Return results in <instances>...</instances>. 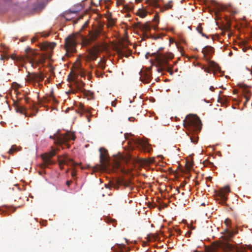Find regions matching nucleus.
I'll list each match as a JSON object with an SVG mask.
<instances>
[{"mask_svg":"<svg viewBox=\"0 0 252 252\" xmlns=\"http://www.w3.org/2000/svg\"><path fill=\"white\" fill-rule=\"evenodd\" d=\"M97 66L99 69L103 70L105 67V63L103 61H100L98 63Z\"/></svg>","mask_w":252,"mask_h":252,"instance_id":"28","label":"nucleus"},{"mask_svg":"<svg viewBox=\"0 0 252 252\" xmlns=\"http://www.w3.org/2000/svg\"><path fill=\"white\" fill-rule=\"evenodd\" d=\"M233 235L232 231H229L227 228L225 230V234L224 235V239L226 240H229L232 238Z\"/></svg>","mask_w":252,"mask_h":252,"instance_id":"23","label":"nucleus"},{"mask_svg":"<svg viewBox=\"0 0 252 252\" xmlns=\"http://www.w3.org/2000/svg\"><path fill=\"white\" fill-rule=\"evenodd\" d=\"M160 1H161L162 3H164L163 0H146V3L154 7H158L159 9L160 5L159 4V2Z\"/></svg>","mask_w":252,"mask_h":252,"instance_id":"18","label":"nucleus"},{"mask_svg":"<svg viewBox=\"0 0 252 252\" xmlns=\"http://www.w3.org/2000/svg\"><path fill=\"white\" fill-rule=\"evenodd\" d=\"M207 61L208 62V64L210 67L214 68L217 70H219L220 67L217 63L213 61H210L209 59Z\"/></svg>","mask_w":252,"mask_h":252,"instance_id":"24","label":"nucleus"},{"mask_svg":"<svg viewBox=\"0 0 252 252\" xmlns=\"http://www.w3.org/2000/svg\"><path fill=\"white\" fill-rule=\"evenodd\" d=\"M25 99L26 102L27 103H28V101H29V97H26V98H25Z\"/></svg>","mask_w":252,"mask_h":252,"instance_id":"49","label":"nucleus"},{"mask_svg":"<svg viewBox=\"0 0 252 252\" xmlns=\"http://www.w3.org/2000/svg\"><path fill=\"white\" fill-rule=\"evenodd\" d=\"M31 51V49L28 48L26 49L25 51L27 53L28 52Z\"/></svg>","mask_w":252,"mask_h":252,"instance_id":"47","label":"nucleus"},{"mask_svg":"<svg viewBox=\"0 0 252 252\" xmlns=\"http://www.w3.org/2000/svg\"><path fill=\"white\" fill-rule=\"evenodd\" d=\"M103 73L101 71H99L98 70L95 71V75L97 77H103Z\"/></svg>","mask_w":252,"mask_h":252,"instance_id":"32","label":"nucleus"},{"mask_svg":"<svg viewBox=\"0 0 252 252\" xmlns=\"http://www.w3.org/2000/svg\"><path fill=\"white\" fill-rule=\"evenodd\" d=\"M50 138L54 140V143L57 145H60L63 149L69 148L70 145L67 142L70 140H74L75 138L73 133L67 131L65 134H61L57 131L53 135L50 136Z\"/></svg>","mask_w":252,"mask_h":252,"instance_id":"2","label":"nucleus"},{"mask_svg":"<svg viewBox=\"0 0 252 252\" xmlns=\"http://www.w3.org/2000/svg\"><path fill=\"white\" fill-rule=\"evenodd\" d=\"M56 45L55 42H45L41 44L40 48L42 51H47L50 53Z\"/></svg>","mask_w":252,"mask_h":252,"instance_id":"13","label":"nucleus"},{"mask_svg":"<svg viewBox=\"0 0 252 252\" xmlns=\"http://www.w3.org/2000/svg\"><path fill=\"white\" fill-rule=\"evenodd\" d=\"M184 126L186 128L192 127L199 131L201 129V121L196 115L190 114L184 121Z\"/></svg>","mask_w":252,"mask_h":252,"instance_id":"3","label":"nucleus"},{"mask_svg":"<svg viewBox=\"0 0 252 252\" xmlns=\"http://www.w3.org/2000/svg\"><path fill=\"white\" fill-rule=\"evenodd\" d=\"M124 9L126 11H131L134 9V6L133 3L130 2L123 5Z\"/></svg>","mask_w":252,"mask_h":252,"instance_id":"22","label":"nucleus"},{"mask_svg":"<svg viewBox=\"0 0 252 252\" xmlns=\"http://www.w3.org/2000/svg\"><path fill=\"white\" fill-rule=\"evenodd\" d=\"M12 88L15 90V91H16L17 90H18L19 88H21V86L18 84L16 82H13L12 83Z\"/></svg>","mask_w":252,"mask_h":252,"instance_id":"29","label":"nucleus"},{"mask_svg":"<svg viewBox=\"0 0 252 252\" xmlns=\"http://www.w3.org/2000/svg\"><path fill=\"white\" fill-rule=\"evenodd\" d=\"M126 52H127L126 53H125V52L123 53V55L124 56H125L126 57H128V56H130V55L131 54V53H132V51H131V50H127V51H126Z\"/></svg>","mask_w":252,"mask_h":252,"instance_id":"33","label":"nucleus"},{"mask_svg":"<svg viewBox=\"0 0 252 252\" xmlns=\"http://www.w3.org/2000/svg\"><path fill=\"white\" fill-rule=\"evenodd\" d=\"M73 83V86L75 89V90L74 91V93L81 92L83 93L84 95L86 96L89 95L91 94L90 92L84 89L85 83L82 81L77 79L74 80Z\"/></svg>","mask_w":252,"mask_h":252,"instance_id":"8","label":"nucleus"},{"mask_svg":"<svg viewBox=\"0 0 252 252\" xmlns=\"http://www.w3.org/2000/svg\"><path fill=\"white\" fill-rule=\"evenodd\" d=\"M76 175V172H72V176H74L75 175Z\"/></svg>","mask_w":252,"mask_h":252,"instance_id":"51","label":"nucleus"},{"mask_svg":"<svg viewBox=\"0 0 252 252\" xmlns=\"http://www.w3.org/2000/svg\"><path fill=\"white\" fill-rule=\"evenodd\" d=\"M230 191V188L228 186H225L222 188L219 191L217 199L219 200V203L225 204L227 199L225 193Z\"/></svg>","mask_w":252,"mask_h":252,"instance_id":"9","label":"nucleus"},{"mask_svg":"<svg viewBox=\"0 0 252 252\" xmlns=\"http://www.w3.org/2000/svg\"><path fill=\"white\" fill-rule=\"evenodd\" d=\"M107 221L112 224L113 226H115V224H116V220L112 219H108Z\"/></svg>","mask_w":252,"mask_h":252,"instance_id":"31","label":"nucleus"},{"mask_svg":"<svg viewBox=\"0 0 252 252\" xmlns=\"http://www.w3.org/2000/svg\"><path fill=\"white\" fill-rule=\"evenodd\" d=\"M224 224L227 226H228L230 225L231 224V220L229 219H225V220H224Z\"/></svg>","mask_w":252,"mask_h":252,"instance_id":"34","label":"nucleus"},{"mask_svg":"<svg viewBox=\"0 0 252 252\" xmlns=\"http://www.w3.org/2000/svg\"><path fill=\"white\" fill-rule=\"evenodd\" d=\"M135 27L136 28L141 30L143 32H150L152 28L150 22H146L144 24H142L140 22L137 23L135 24Z\"/></svg>","mask_w":252,"mask_h":252,"instance_id":"15","label":"nucleus"},{"mask_svg":"<svg viewBox=\"0 0 252 252\" xmlns=\"http://www.w3.org/2000/svg\"><path fill=\"white\" fill-rule=\"evenodd\" d=\"M76 45L77 41L75 35H70L65 38L64 47L67 53L69 52L71 53L76 52Z\"/></svg>","mask_w":252,"mask_h":252,"instance_id":"4","label":"nucleus"},{"mask_svg":"<svg viewBox=\"0 0 252 252\" xmlns=\"http://www.w3.org/2000/svg\"><path fill=\"white\" fill-rule=\"evenodd\" d=\"M196 31L200 33L201 34L202 36L208 38V37L202 32L203 28L201 27V24H199V25L196 27Z\"/></svg>","mask_w":252,"mask_h":252,"instance_id":"27","label":"nucleus"},{"mask_svg":"<svg viewBox=\"0 0 252 252\" xmlns=\"http://www.w3.org/2000/svg\"><path fill=\"white\" fill-rule=\"evenodd\" d=\"M108 186H110L114 189H118L121 186H124L126 188H129L130 189L132 188L130 186V183L129 182L124 180L122 179H119L109 183L108 185H105L106 188H108Z\"/></svg>","mask_w":252,"mask_h":252,"instance_id":"6","label":"nucleus"},{"mask_svg":"<svg viewBox=\"0 0 252 252\" xmlns=\"http://www.w3.org/2000/svg\"><path fill=\"white\" fill-rule=\"evenodd\" d=\"M14 106L15 107L16 111L21 114H23L25 111L24 107L18 106L16 102H14Z\"/></svg>","mask_w":252,"mask_h":252,"instance_id":"25","label":"nucleus"},{"mask_svg":"<svg viewBox=\"0 0 252 252\" xmlns=\"http://www.w3.org/2000/svg\"><path fill=\"white\" fill-rule=\"evenodd\" d=\"M88 59L89 61H94L97 58V52L94 50H90L88 52Z\"/></svg>","mask_w":252,"mask_h":252,"instance_id":"20","label":"nucleus"},{"mask_svg":"<svg viewBox=\"0 0 252 252\" xmlns=\"http://www.w3.org/2000/svg\"><path fill=\"white\" fill-rule=\"evenodd\" d=\"M43 99L44 102H47L50 100L48 96H45L43 97Z\"/></svg>","mask_w":252,"mask_h":252,"instance_id":"40","label":"nucleus"},{"mask_svg":"<svg viewBox=\"0 0 252 252\" xmlns=\"http://www.w3.org/2000/svg\"><path fill=\"white\" fill-rule=\"evenodd\" d=\"M153 55L154 56L157 65L161 70H167L169 72L172 71L173 65L170 63V61L174 57V55L172 53L162 54L158 52L154 53Z\"/></svg>","mask_w":252,"mask_h":252,"instance_id":"1","label":"nucleus"},{"mask_svg":"<svg viewBox=\"0 0 252 252\" xmlns=\"http://www.w3.org/2000/svg\"><path fill=\"white\" fill-rule=\"evenodd\" d=\"M58 161L61 168H62L63 166L65 164L72 167H75L79 165V164L75 162L72 159L68 158L65 155L58 156Z\"/></svg>","mask_w":252,"mask_h":252,"instance_id":"7","label":"nucleus"},{"mask_svg":"<svg viewBox=\"0 0 252 252\" xmlns=\"http://www.w3.org/2000/svg\"><path fill=\"white\" fill-rule=\"evenodd\" d=\"M11 58L12 60H15L17 58V57L15 55H12L11 56Z\"/></svg>","mask_w":252,"mask_h":252,"instance_id":"46","label":"nucleus"},{"mask_svg":"<svg viewBox=\"0 0 252 252\" xmlns=\"http://www.w3.org/2000/svg\"><path fill=\"white\" fill-rule=\"evenodd\" d=\"M148 32H143L142 35L145 39H148L150 37V35L148 34Z\"/></svg>","mask_w":252,"mask_h":252,"instance_id":"36","label":"nucleus"},{"mask_svg":"<svg viewBox=\"0 0 252 252\" xmlns=\"http://www.w3.org/2000/svg\"><path fill=\"white\" fill-rule=\"evenodd\" d=\"M100 152V162L103 166H106L108 162V152L104 148L99 149Z\"/></svg>","mask_w":252,"mask_h":252,"instance_id":"12","label":"nucleus"},{"mask_svg":"<svg viewBox=\"0 0 252 252\" xmlns=\"http://www.w3.org/2000/svg\"><path fill=\"white\" fill-rule=\"evenodd\" d=\"M182 195H184V192H182Z\"/></svg>","mask_w":252,"mask_h":252,"instance_id":"58","label":"nucleus"},{"mask_svg":"<svg viewBox=\"0 0 252 252\" xmlns=\"http://www.w3.org/2000/svg\"><path fill=\"white\" fill-rule=\"evenodd\" d=\"M209 89L211 91H214L215 90V88L213 86H211L209 88Z\"/></svg>","mask_w":252,"mask_h":252,"instance_id":"44","label":"nucleus"},{"mask_svg":"<svg viewBox=\"0 0 252 252\" xmlns=\"http://www.w3.org/2000/svg\"><path fill=\"white\" fill-rule=\"evenodd\" d=\"M72 183V181H67L66 182V185L67 186H69Z\"/></svg>","mask_w":252,"mask_h":252,"instance_id":"42","label":"nucleus"},{"mask_svg":"<svg viewBox=\"0 0 252 252\" xmlns=\"http://www.w3.org/2000/svg\"><path fill=\"white\" fill-rule=\"evenodd\" d=\"M214 52V49L212 47L209 46H205L202 51V53L203 54L204 57L206 59V60H208L207 56L213 53Z\"/></svg>","mask_w":252,"mask_h":252,"instance_id":"17","label":"nucleus"},{"mask_svg":"<svg viewBox=\"0 0 252 252\" xmlns=\"http://www.w3.org/2000/svg\"><path fill=\"white\" fill-rule=\"evenodd\" d=\"M163 3V6H160V11L161 12H164L165 10H167L168 9H170L173 7V1L170 0L167 3Z\"/></svg>","mask_w":252,"mask_h":252,"instance_id":"19","label":"nucleus"},{"mask_svg":"<svg viewBox=\"0 0 252 252\" xmlns=\"http://www.w3.org/2000/svg\"><path fill=\"white\" fill-rule=\"evenodd\" d=\"M175 231L178 233V234H180V232H181V230L179 229H175Z\"/></svg>","mask_w":252,"mask_h":252,"instance_id":"43","label":"nucleus"},{"mask_svg":"<svg viewBox=\"0 0 252 252\" xmlns=\"http://www.w3.org/2000/svg\"><path fill=\"white\" fill-rule=\"evenodd\" d=\"M201 205L204 206V205H205V204L204 203H202Z\"/></svg>","mask_w":252,"mask_h":252,"instance_id":"56","label":"nucleus"},{"mask_svg":"<svg viewBox=\"0 0 252 252\" xmlns=\"http://www.w3.org/2000/svg\"><path fill=\"white\" fill-rule=\"evenodd\" d=\"M16 151V147L14 146H12L11 148L9 150L8 153L12 154Z\"/></svg>","mask_w":252,"mask_h":252,"instance_id":"30","label":"nucleus"},{"mask_svg":"<svg viewBox=\"0 0 252 252\" xmlns=\"http://www.w3.org/2000/svg\"><path fill=\"white\" fill-rule=\"evenodd\" d=\"M28 78L30 80L33 81H42L44 79V76L41 73H29Z\"/></svg>","mask_w":252,"mask_h":252,"instance_id":"16","label":"nucleus"},{"mask_svg":"<svg viewBox=\"0 0 252 252\" xmlns=\"http://www.w3.org/2000/svg\"><path fill=\"white\" fill-rule=\"evenodd\" d=\"M88 25H89V22L88 21L84 23V24L83 25V26L82 27L81 31H83L84 29L86 28L88 26Z\"/></svg>","mask_w":252,"mask_h":252,"instance_id":"38","label":"nucleus"},{"mask_svg":"<svg viewBox=\"0 0 252 252\" xmlns=\"http://www.w3.org/2000/svg\"><path fill=\"white\" fill-rule=\"evenodd\" d=\"M69 53H70V54H72L73 53H71V52H69L68 53H67V52H66V54H68V56H69Z\"/></svg>","mask_w":252,"mask_h":252,"instance_id":"53","label":"nucleus"},{"mask_svg":"<svg viewBox=\"0 0 252 252\" xmlns=\"http://www.w3.org/2000/svg\"><path fill=\"white\" fill-rule=\"evenodd\" d=\"M194 252H197L196 251H195Z\"/></svg>","mask_w":252,"mask_h":252,"instance_id":"59","label":"nucleus"},{"mask_svg":"<svg viewBox=\"0 0 252 252\" xmlns=\"http://www.w3.org/2000/svg\"><path fill=\"white\" fill-rule=\"evenodd\" d=\"M153 28L155 30L156 29V27H154Z\"/></svg>","mask_w":252,"mask_h":252,"instance_id":"57","label":"nucleus"},{"mask_svg":"<svg viewBox=\"0 0 252 252\" xmlns=\"http://www.w3.org/2000/svg\"><path fill=\"white\" fill-rule=\"evenodd\" d=\"M116 102L115 101H113V102H112V105L113 106L115 107L116 106Z\"/></svg>","mask_w":252,"mask_h":252,"instance_id":"48","label":"nucleus"},{"mask_svg":"<svg viewBox=\"0 0 252 252\" xmlns=\"http://www.w3.org/2000/svg\"><path fill=\"white\" fill-rule=\"evenodd\" d=\"M142 0H135L136 3L140 2Z\"/></svg>","mask_w":252,"mask_h":252,"instance_id":"50","label":"nucleus"},{"mask_svg":"<svg viewBox=\"0 0 252 252\" xmlns=\"http://www.w3.org/2000/svg\"><path fill=\"white\" fill-rule=\"evenodd\" d=\"M97 170V167H95V169H94V170H95V171H96V170Z\"/></svg>","mask_w":252,"mask_h":252,"instance_id":"55","label":"nucleus"},{"mask_svg":"<svg viewBox=\"0 0 252 252\" xmlns=\"http://www.w3.org/2000/svg\"><path fill=\"white\" fill-rule=\"evenodd\" d=\"M148 12L146 10L141 8H138L136 13L137 15L141 18H144L146 16Z\"/></svg>","mask_w":252,"mask_h":252,"instance_id":"21","label":"nucleus"},{"mask_svg":"<svg viewBox=\"0 0 252 252\" xmlns=\"http://www.w3.org/2000/svg\"><path fill=\"white\" fill-rule=\"evenodd\" d=\"M189 138L191 142L193 143L196 144L197 143L198 137L195 134H192L190 136H189Z\"/></svg>","mask_w":252,"mask_h":252,"instance_id":"26","label":"nucleus"},{"mask_svg":"<svg viewBox=\"0 0 252 252\" xmlns=\"http://www.w3.org/2000/svg\"><path fill=\"white\" fill-rule=\"evenodd\" d=\"M55 155L56 151L53 149L49 153L43 154L41 157L43 160V162L41 164V168L43 169L48 168L50 165L54 164V162L51 160V158L55 156Z\"/></svg>","mask_w":252,"mask_h":252,"instance_id":"5","label":"nucleus"},{"mask_svg":"<svg viewBox=\"0 0 252 252\" xmlns=\"http://www.w3.org/2000/svg\"><path fill=\"white\" fill-rule=\"evenodd\" d=\"M250 91L247 90L246 88H245L244 89V93L246 94H249L250 93Z\"/></svg>","mask_w":252,"mask_h":252,"instance_id":"41","label":"nucleus"},{"mask_svg":"<svg viewBox=\"0 0 252 252\" xmlns=\"http://www.w3.org/2000/svg\"><path fill=\"white\" fill-rule=\"evenodd\" d=\"M140 79L141 82L145 84L149 83L152 78L151 73L148 71H141L140 72Z\"/></svg>","mask_w":252,"mask_h":252,"instance_id":"14","label":"nucleus"},{"mask_svg":"<svg viewBox=\"0 0 252 252\" xmlns=\"http://www.w3.org/2000/svg\"><path fill=\"white\" fill-rule=\"evenodd\" d=\"M176 191H177V193H179L180 192L179 189L178 188L177 189Z\"/></svg>","mask_w":252,"mask_h":252,"instance_id":"52","label":"nucleus"},{"mask_svg":"<svg viewBox=\"0 0 252 252\" xmlns=\"http://www.w3.org/2000/svg\"><path fill=\"white\" fill-rule=\"evenodd\" d=\"M90 34V38L88 39L85 36L82 37V41L85 45H89L93 42L99 36L100 32L98 31H96L94 32H89Z\"/></svg>","mask_w":252,"mask_h":252,"instance_id":"10","label":"nucleus"},{"mask_svg":"<svg viewBox=\"0 0 252 252\" xmlns=\"http://www.w3.org/2000/svg\"><path fill=\"white\" fill-rule=\"evenodd\" d=\"M9 59V57L7 55H1L0 56V59L1 60H8Z\"/></svg>","mask_w":252,"mask_h":252,"instance_id":"35","label":"nucleus"},{"mask_svg":"<svg viewBox=\"0 0 252 252\" xmlns=\"http://www.w3.org/2000/svg\"><path fill=\"white\" fill-rule=\"evenodd\" d=\"M202 69L204 70V71L207 72V73H210V68H208V67H206L205 66H203L202 67Z\"/></svg>","mask_w":252,"mask_h":252,"instance_id":"39","label":"nucleus"},{"mask_svg":"<svg viewBox=\"0 0 252 252\" xmlns=\"http://www.w3.org/2000/svg\"><path fill=\"white\" fill-rule=\"evenodd\" d=\"M246 97V101H247L249 99V98L247 97V96H245Z\"/></svg>","mask_w":252,"mask_h":252,"instance_id":"54","label":"nucleus"},{"mask_svg":"<svg viewBox=\"0 0 252 252\" xmlns=\"http://www.w3.org/2000/svg\"><path fill=\"white\" fill-rule=\"evenodd\" d=\"M134 143L137 146H140L145 152L150 153L152 150V148L150 147L149 143L141 139L137 138L134 140Z\"/></svg>","mask_w":252,"mask_h":252,"instance_id":"11","label":"nucleus"},{"mask_svg":"<svg viewBox=\"0 0 252 252\" xmlns=\"http://www.w3.org/2000/svg\"><path fill=\"white\" fill-rule=\"evenodd\" d=\"M154 20L156 22H159V16L158 14H156L154 18Z\"/></svg>","mask_w":252,"mask_h":252,"instance_id":"37","label":"nucleus"},{"mask_svg":"<svg viewBox=\"0 0 252 252\" xmlns=\"http://www.w3.org/2000/svg\"><path fill=\"white\" fill-rule=\"evenodd\" d=\"M128 119L130 121H133L135 118L133 117H129Z\"/></svg>","mask_w":252,"mask_h":252,"instance_id":"45","label":"nucleus"}]
</instances>
